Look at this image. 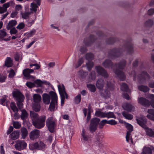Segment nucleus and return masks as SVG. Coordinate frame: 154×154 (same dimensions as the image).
Here are the masks:
<instances>
[{
  "label": "nucleus",
  "instance_id": "2eb2a0df",
  "mask_svg": "<svg viewBox=\"0 0 154 154\" xmlns=\"http://www.w3.org/2000/svg\"><path fill=\"white\" fill-rule=\"evenodd\" d=\"M29 135L30 139L34 140L39 137L40 131L38 130L34 129L30 133Z\"/></svg>",
  "mask_w": 154,
  "mask_h": 154
},
{
  "label": "nucleus",
  "instance_id": "a878e982",
  "mask_svg": "<svg viewBox=\"0 0 154 154\" xmlns=\"http://www.w3.org/2000/svg\"><path fill=\"white\" fill-rule=\"evenodd\" d=\"M17 24V21L15 20H12L9 21L6 26V28L8 30L13 28Z\"/></svg>",
  "mask_w": 154,
  "mask_h": 154
},
{
  "label": "nucleus",
  "instance_id": "7ed1b4c3",
  "mask_svg": "<svg viewBox=\"0 0 154 154\" xmlns=\"http://www.w3.org/2000/svg\"><path fill=\"white\" fill-rule=\"evenodd\" d=\"M146 98L150 99V101L145 98L140 97L138 98V103L146 107H149L150 105L154 108V94H149L146 97Z\"/></svg>",
  "mask_w": 154,
  "mask_h": 154
},
{
  "label": "nucleus",
  "instance_id": "bb28decb",
  "mask_svg": "<svg viewBox=\"0 0 154 154\" xmlns=\"http://www.w3.org/2000/svg\"><path fill=\"white\" fill-rule=\"evenodd\" d=\"M12 61L10 57H7L5 62V66L8 67H11L12 66Z\"/></svg>",
  "mask_w": 154,
  "mask_h": 154
},
{
  "label": "nucleus",
  "instance_id": "39448f33",
  "mask_svg": "<svg viewBox=\"0 0 154 154\" xmlns=\"http://www.w3.org/2000/svg\"><path fill=\"white\" fill-rule=\"evenodd\" d=\"M42 97L41 96L38 94H34L33 95V102L32 107L34 110L36 112L39 111L40 109V103Z\"/></svg>",
  "mask_w": 154,
  "mask_h": 154
},
{
  "label": "nucleus",
  "instance_id": "6e6552de",
  "mask_svg": "<svg viewBox=\"0 0 154 154\" xmlns=\"http://www.w3.org/2000/svg\"><path fill=\"white\" fill-rule=\"evenodd\" d=\"M45 119L46 116H41L37 119L33 120V125L36 128H41L45 125Z\"/></svg>",
  "mask_w": 154,
  "mask_h": 154
},
{
  "label": "nucleus",
  "instance_id": "f03ea898",
  "mask_svg": "<svg viewBox=\"0 0 154 154\" xmlns=\"http://www.w3.org/2000/svg\"><path fill=\"white\" fill-rule=\"evenodd\" d=\"M126 64V61L123 60L118 64L115 65V66L116 68V69L114 70L115 74L121 81L125 80V75L124 73L122 71L121 69H123L125 67Z\"/></svg>",
  "mask_w": 154,
  "mask_h": 154
},
{
  "label": "nucleus",
  "instance_id": "6ab92c4d",
  "mask_svg": "<svg viewBox=\"0 0 154 154\" xmlns=\"http://www.w3.org/2000/svg\"><path fill=\"white\" fill-rule=\"evenodd\" d=\"M122 107L124 109L128 112H131L133 111L135 109L133 106L130 103H128L123 104L122 105Z\"/></svg>",
  "mask_w": 154,
  "mask_h": 154
},
{
  "label": "nucleus",
  "instance_id": "1a4fd4ad",
  "mask_svg": "<svg viewBox=\"0 0 154 154\" xmlns=\"http://www.w3.org/2000/svg\"><path fill=\"white\" fill-rule=\"evenodd\" d=\"M100 121L99 119L96 117L91 119L89 126V131L93 133L96 130Z\"/></svg>",
  "mask_w": 154,
  "mask_h": 154
},
{
  "label": "nucleus",
  "instance_id": "72a5a7b5",
  "mask_svg": "<svg viewBox=\"0 0 154 154\" xmlns=\"http://www.w3.org/2000/svg\"><path fill=\"white\" fill-rule=\"evenodd\" d=\"M28 114L25 109L21 110V118L22 120H26L28 116Z\"/></svg>",
  "mask_w": 154,
  "mask_h": 154
},
{
  "label": "nucleus",
  "instance_id": "e2e57ef3",
  "mask_svg": "<svg viewBox=\"0 0 154 154\" xmlns=\"http://www.w3.org/2000/svg\"><path fill=\"white\" fill-rule=\"evenodd\" d=\"M23 8L22 6L20 5H16L15 7V11H17V12L18 11L21 10Z\"/></svg>",
  "mask_w": 154,
  "mask_h": 154
},
{
  "label": "nucleus",
  "instance_id": "ddd939ff",
  "mask_svg": "<svg viewBox=\"0 0 154 154\" xmlns=\"http://www.w3.org/2000/svg\"><path fill=\"white\" fill-rule=\"evenodd\" d=\"M96 69L97 72L99 75H101L104 78H107L108 77V74L106 71L101 66H97L96 67Z\"/></svg>",
  "mask_w": 154,
  "mask_h": 154
},
{
  "label": "nucleus",
  "instance_id": "2f4dec72",
  "mask_svg": "<svg viewBox=\"0 0 154 154\" xmlns=\"http://www.w3.org/2000/svg\"><path fill=\"white\" fill-rule=\"evenodd\" d=\"M95 37L93 35H90V36L88 42H86L85 40H84V42L86 45L87 46H89L90 44L91 43L94 42L95 41Z\"/></svg>",
  "mask_w": 154,
  "mask_h": 154
},
{
  "label": "nucleus",
  "instance_id": "79ce46f5",
  "mask_svg": "<svg viewBox=\"0 0 154 154\" xmlns=\"http://www.w3.org/2000/svg\"><path fill=\"white\" fill-rule=\"evenodd\" d=\"M106 117L107 118H116V116L115 115L113 112H106Z\"/></svg>",
  "mask_w": 154,
  "mask_h": 154
},
{
  "label": "nucleus",
  "instance_id": "a211bd4d",
  "mask_svg": "<svg viewBox=\"0 0 154 154\" xmlns=\"http://www.w3.org/2000/svg\"><path fill=\"white\" fill-rule=\"evenodd\" d=\"M34 72L33 69H26L23 70V73L24 76L27 79L33 78V76L30 75V74Z\"/></svg>",
  "mask_w": 154,
  "mask_h": 154
},
{
  "label": "nucleus",
  "instance_id": "9b49d317",
  "mask_svg": "<svg viewBox=\"0 0 154 154\" xmlns=\"http://www.w3.org/2000/svg\"><path fill=\"white\" fill-rule=\"evenodd\" d=\"M26 143L24 140H18L16 141L14 145L15 148L17 150L20 151L26 148Z\"/></svg>",
  "mask_w": 154,
  "mask_h": 154
},
{
  "label": "nucleus",
  "instance_id": "20e7f679",
  "mask_svg": "<svg viewBox=\"0 0 154 154\" xmlns=\"http://www.w3.org/2000/svg\"><path fill=\"white\" fill-rule=\"evenodd\" d=\"M51 96V101L49 108V110L51 111H54L55 108L57 109L58 107L57 96V94L53 91H51L49 93Z\"/></svg>",
  "mask_w": 154,
  "mask_h": 154
},
{
  "label": "nucleus",
  "instance_id": "f3484780",
  "mask_svg": "<svg viewBox=\"0 0 154 154\" xmlns=\"http://www.w3.org/2000/svg\"><path fill=\"white\" fill-rule=\"evenodd\" d=\"M14 4L13 1H10L9 2L4 4L3 7H0V14H2L7 11V8H8L11 5Z\"/></svg>",
  "mask_w": 154,
  "mask_h": 154
},
{
  "label": "nucleus",
  "instance_id": "cd10ccee",
  "mask_svg": "<svg viewBox=\"0 0 154 154\" xmlns=\"http://www.w3.org/2000/svg\"><path fill=\"white\" fill-rule=\"evenodd\" d=\"M102 65L105 68H112V64L111 61L109 60H106L102 64Z\"/></svg>",
  "mask_w": 154,
  "mask_h": 154
},
{
  "label": "nucleus",
  "instance_id": "f257e3e1",
  "mask_svg": "<svg viewBox=\"0 0 154 154\" xmlns=\"http://www.w3.org/2000/svg\"><path fill=\"white\" fill-rule=\"evenodd\" d=\"M137 123L143 128L145 129L147 135L150 137H154V129L149 128L146 124L147 122V119L144 117L138 118L136 119Z\"/></svg>",
  "mask_w": 154,
  "mask_h": 154
},
{
  "label": "nucleus",
  "instance_id": "a18cd8bd",
  "mask_svg": "<svg viewBox=\"0 0 154 154\" xmlns=\"http://www.w3.org/2000/svg\"><path fill=\"white\" fill-rule=\"evenodd\" d=\"M82 137L83 140L85 141H87L88 140V137L87 135H86L85 129L83 128L82 133Z\"/></svg>",
  "mask_w": 154,
  "mask_h": 154
},
{
  "label": "nucleus",
  "instance_id": "8fccbe9b",
  "mask_svg": "<svg viewBox=\"0 0 154 154\" xmlns=\"http://www.w3.org/2000/svg\"><path fill=\"white\" fill-rule=\"evenodd\" d=\"M94 63L91 61H89L87 63H86V65L87 67V68L89 71L91 70V68L93 66Z\"/></svg>",
  "mask_w": 154,
  "mask_h": 154
},
{
  "label": "nucleus",
  "instance_id": "dca6fc26",
  "mask_svg": "<svg viewBox=\"0 0 154 154\" xmlns=\"http://www.w3.org/2000/svg\"><path fill=\"white\" fill-rule=\"evenodd\" d=\"M13 96L15 97L17 102H22L24 98V96L20 92L15 91L13 93Z\"/></svg>",
  "mask_w": 154,
  "mask_h": 154
},
{
  "label": "nucleus",
  "instance_id": "4468645a",
  "mask_svg": "<svg viewBox=\"0 0 154 154\" xmlns=\"http://www.w3.org/2000/svg\"><path fill=\"white\" fill-rule=\"evenodd\" d=\"M122 51L121 50L113 49L109 53V57H111L113 59L120 55Z\"/></svg>",
  "mask_w": 154,
  "mask_h": 154
},
{
  "label": "nucleus",
  "instance_id": "69168bd1",
  "mask_svg": "<svg viewBox=\"0 0 154 154\" xmlns=\"http://www.w3.org/2000/svg\"><path fill=\"white\" fill-rule=\"evenodd\" d=\"M10 32L11 34H16L17 32V30L15 27L11 29Z\"/></svg>",
  "mask_w": 154,
  "mask_h": 154
},
{
  "label": "nucleus",
  "instance_id": "0e129e2a",
  "mask_svg": "<svg viewBox=\"0 0 154 154\" xmlns=\"http://www.w3.org/2000/svg\"><path fill=\"white\" fill-rule=\"evenodd\" d=\"M148 14L149 15H152L154 14V8H151L148 10Z\"/></svg>",
  "mask_w": 154,
  "mask_h": 154
},
{
  "label": "nucleus",
  "instance_id": "c9c22d12",
  "mask_svg": "<svg viewBox=\"0 0 154 154\" xmlns=\"http://www.w3.org/2000/svg\"><path fill=\"white\" fill-rule=\"evenodd\" d=\"M84 60L83 57H81L79 58L78 60L77 64L74 66L75 68H77L80 66L83 63Z\"/></svg>",
  "mask_w": 154,
  "mask_h": 154
},
{
  "label": "nucleus",
  "instance_id": "a19ab883",
  "mask_svg": "<svg viewBox=\"0 0 154 154\" xmlns=\"http://www.w3.org/2000/svg\"><path fill=\"white\" fill-rule=\"evenodd\" d=\"M10 107L13 110L14 112H18V110L17 107L15 104L14 102H12L11 103L10 105Z\"/></svg>",
  "mask_w": 154,
  "mask_h": 154
},
{
  "label": "nucleus",
  "instance_id": "ea45409f",
  "mask_svg": "<svg viewBox=\"0 0 154 154\" xmlns=\"http://www.w3.org/2000/svg\"><path fill=\"white\" fill-rule=\"evenodd\" d=\"M30 6V10L31 11H33L35 12L37 11V8L38 7V6L36 4L33 2L31 4Z\"/></svg>",
  "mask_w": 154,
  "mask_h": 154
},
{
  "label": "nucleus",
  "instance_id": "0eeeda50",
  "mask_svg": "<svg viewBox=\"0 0 154 154\" xmlns=\"http://www.w3.org/2000/svg\"><path fill=\"white\" fill-rule=\"evenodd\" d=\"M46 147L45 144L41 141L33 143L29 145V149L31 150L37 149L43 151L45 149Z\"/></svg>",
  "mask_w": 154,
  "mask_h": 154
},
{
  "label": "nucleus",
  "instance_id": "7c9ffc66",
  "mask_svg": "<svg viewBox=\"0 0 154 154\" xmlns=\"http://www.w3.org/2000/svg\"><path fill=\"white\" fill-rule=\"evenodd\" d=\"M138 88L140 91L144 92H148L149 90V88L148 87L143 85L138 86Z\"/></svg>",
  "mask_w": 154,
  "mask_h": 154
},
{
  "label": "nucleus",
  "instance_id": "473e14b6",
  "mask_svg": "<svg viewBox=\"0 0 154 154\" xmlns=\"http://www.w3.org/2000/svg\"><path fill=\"white\" fill-rule=\"evenodd\" d=\"M123 116L126 119L128 120H131L133 118L132 115L129 114L126 111H124L122 112Z\"/></svg>",
  "mask_w": 154,
  "mask_h": 154
},
{
  "label": "nucleus",
  "instance_id": "c85d7f7f",
  "mask_svg": "<svg viewBox=\"0 0 154 154\" xmlns=\"http://www.w3.org/2000/svg\"><path fill=\"white\" fill-rule=\"evenodd\" d=\"M21 132L22 137L23 139H24L26 137L28 134L26 129L24 127H22L21 129Z\"/></svg>",
  "mask_w": 154,
  "mask_h": 154
},
{
  "label": "nucleus",
  "instance_id": "5fc2aeb1",
  "mask_svg": "<svg viewBox=\"0 0 154 154\" xmlns=\"http://www.w3.org/2000/svg\"><path fill=\"white\" fill-rule=\"evenodd\" d=\"M25 24L23 22H21L18 24V25L17 26L16 28L17 29L21 30L23 29L25 27Z\"/></svg>",
  "mask_w": 154,
  "mask_h": 154
},
{
  "label": "nucleus",
  "instance_id": "864d4df0",
  "mask_svg": "<svg viewBox=\"0 0 154 154\" xmlns=\"http://www.w3.org/2000/svg\"><path fill=\"white\" fill-rule=\"evenodd\" d=\"M13 125L14 128L16 129H19L21 126V124L19 122H13Z\"/></svg>",
  "mask_w": 154,
  "mask_h": 154
},
{
  "label": "nucleus",
  "instance_id": "4d7b16f0",
  "mask_svg": "<svg viewBox=\"0 0 154 154\" xmlns=\"http://www.w3.org/2000/svg\"><path fill=\"white\" fill-rule=\"evenodd\" d=\"M6 99L7 96H4L2 98L0 99V103L3 105H5Z\"/></svg>",
  "mask_w": 154,
  "mask_h": 154
},
{
  "label": "nucleus",
  "instance_id": "774afa93",
  "mask_svg": "<svg viewBox=\"0 0 154 154\" xmlns=\"http://www.w3.org/2000/svg\"><path fill=\"white\" fill-rule=\"evenodd\" d=\"M18 13V12H17V11H14L12 12L11 13V14L10 17L11 18H14L17 16Z\"/></svg>",
  "mask_w": 154,
  "mask_h": 154
},
{
  "label": "nucleus",
  "instance_id": "09e8293b",
  "mask_svg": "<svg viewBox=\"0 0 154 154\" xmlns=\"http://www.w3.org/2000/svg\"><path fill=\"white\" fill-rule=\"evenodd\" d=\"M7 35V33L6 32V30L5 29H3L0 30V38H2L6 36Z\"/></svg>",
  "mask_w": 154,
  "mask_h": 154
},
{
  "label": "nucleus",
  "instance_id": "13d9d810",
  "mask_svg": "<svg viewBox=\"0 0 154 154\" xmlns=\"http://www.w3.org/2000/svg\"><path fill=\"white\" fill-rule=\"evenodd\" d=\"M15 75V73L14 70L13 69H11L10 71L8 76L10 78H13Z\"/></svg>",
  "mask_w": 154,
  "mask_h": 154
},
{
  "label": "nucleus",
  "instance_id": "c756f323",
  "mask_svg": "<svg viewBox=\"0 0 154 154\" xmlns=\"http://www.w3.org/2000/svg\"><path fill=\"white\" fill-rule=\"evenodd\" d=\"M95 116L101 118H106V112H101L100 111H96L95 113Z\"/></svg>",
  "mask_w": 154,
  "mask_h": 154
},
{
  "label": "nucleus",
  "instance_id": "412c9836",
  "mask_svg": "<svg viewBox=\"0 0 154 154\" xmlns=\"http://www.w3.org/2000/svg\"><path fill=\"white\" fill-rule=\"evenodd\" d=\"M51 96L48 94L45 93L42 95L43 101L44 103L46 104H48L50 103Z\"/></svg>",
  "mask_w": 154,
  "mask_h": 154
},
{
  "label": "nucleus",
  "instance_id": "603ef678",
  "mask_svg": "<svg viewBox=\"0 0 154 154\" xmlns=\"http://www.w3.org/2000/svg\"><path fill=\"white\" fill-rule=\"evenodd\" d=\"M81 96L80 94H78L75 98V102L76 104L79 103L81 101Z\"/></svg>",
  "mask_w": 154,
  "mask_h": 154
},
{
  "label": "nucleus",
  "instance_id": "4c0bfd02",
  "mask_svg": "<svg viewBox=\"0 0 154 154\" xmlns=\"http://www.w3.org/2000/svg\"><path fill=\"white\" fill-rule=\"evenodd\" d=\"M31 13V12H25L22 13V17L23 19H27L29 18V16Z\"/></svg>",
  "mask_w": 154,
  "mask_h": 154
},
{
  "label": "nucleus",
  "instance_id": "393cba45",
  "mask_svg": "<svg viewBox=\"0 0 154 154\" xmlns=\"http://www.w3.org/2000/svg\"><path fill=\"white\" fill-rule=\"evenodd\" d=\"M147 112L149 114L147 116V117L149 119L154 121V109H148Z\"/></svg>",
  "mask_w": 154,
  "mask_h": 154
},
{
  "label": "nucleus",
  "instance_id": "58836bf2",
  "mask_svg": "<svg viewBox=\"0 0 154 154\" xmlns=\"http://www.w3.org/2000/svg\"><path fill=\"white\" fill-rule=\"evenodd\" d=\"M126 140L127 142L130 141L131 143L132 142V139L131 137V132H127L126 136Z\"/></svg>",
  "mask_w": 154,
  "mask_h": 154
},
{
  "label": "nucleus",
  "instance_id": "b1692460",
  "mask_svg": "<svg viewBox=\"0 0 154 154\" xmlns=\"http://www.w3.org/2000/svg\"><path fill=\"white\" fill-rule=\"evenodd\" d=\"M19 135V132L18 131H15L13 132L10 135V137L12 139L15 140L18 138Z\"/></svg>",
  "mask_w": 154,
  "mask_h": 154
},
{
  "label": "nucleus",
  "instance_id": "37998d69",
  "mask_svg": "<svg viewBox=\"0 0 154 154\" xmlns=\"http://www.w3.org/2000/svg\"><path fill=\"white\" fill-rule=\"evenodd\" d=\"M86 59L88 60H91L94 59V56L92 53H87L85 55Z\"/></svg>",
  "mask_w": 154,
  "mask_h": 154
},
{
  "label": "nucleus",
  "instance_id": "052dcab7",
  "mask_svg": "<svg viewBox=\"0 0 154 154\" xmlns=\"http://www.w3.org/2000/svg\"><path fill=\"white\" fill-rule=\"evenodd\" d=\"M4 144H2L0 146V154H5V151L4 149Z\"/></svg>",
  "mask_w": 154,
  "mask_h": 154
},
{
  "label": "nucleus",
  "instance_id": "f704fd0d",
  "mask_svg": "<svg viewBox=\"0 0 154 154\" xmlns=\"http://www.w3.org/2000/svg\"><path fill=\"white\" fill-rule=\"evenodd\" d=\"M121 90L122 91H128V87L127 85L125 83H122L121 86Z\"/></svg>",
  "mask_w": 154,
  "mask_h": 154
},
{
  "label": "nucleus",
  "instance_id": "3c124183",
  "mask_svg": "<svg viewBox=\"0 0 154 154\" xmlns=\"http://www.w3.org/2000/svg\"><path fill=\"white\" fill-rule=\"evenodd\" d=\"M96 77V74L95 71H92L89 74V78L92 80H94Z\"/></svg>",
  "mask_w": 154,
  "mask_h": 154
},
{
  "label": "nucleus",
  "instance_id": "680f3d73",
  "mask_svg": "<svg viewBox=\"0 0 154 154\" xmlns=\"http://www.w3.org/2000/svg\"><path fill=\"white\" fill-rule=\"evenodd\" d=\"M115 41V38H110L108 39V41H107L106 42L108 44H111L114 43Z\"/></svg>",
  "mask_w": 154,
  "mask_h": 154
},
{
  "label": "nucleus",
  "instance_id": "5701e85b",
  "mask_svg": "<svg viewBox=\"0 0 154 154\" xmlns=\"http://www.w3.org/2000/svg\"><path fill=\"white\" fill-rule=\"evenodd\" d=\"M153 149V147L151 148L148 147L144 146L141 154H152V150Z\"/></svg>",
  "mask_w": 154,
  "mask_h": 154
},
{
  "label": "nucleus",
  "instance_id": "9d476101",
  "mask_svg": "<svg viewBox=\"0 0 154 154\" xmlns=\"http://www.w3.org/2000/svg\"><path fill=\"white\" fill-rule=\"evenodd\" d=\"M56 122V120L53 117H49L47 119L46 121V125L50 132H53Z\"/></svg>",
  "mask_w": 154,
  "mask_h": 154
},
{
  "label": "nucleus",
  "instance_id": "c03bdc74",
  "mask_svg": "<svg viewBox=\"0 0 154 154\" xmlns=\"http://www.w3.org/2000/svg\"><path fill=\"white\" fill-rule=\"evenodd\" d=\"M87 86L91 92H94L95 91L96 88L94 85L89 84L87 85Z\"/></svg>",
  "mask_w": 154,
  "mask_h": 154
},
{
  "label": "nucleus",
  "instance_id": "e433bc0d",
  "mask_svg": "<svg viewBox=\"0 0 154 154\" xmlns=\"http://www.w3.org/2000/svg\"><path fill=\"white\" fill-rule=\"evenodd\" d=\"M153 20L150 19L145 22L144 25L146 26L151 27L153 25Z\"/></svg>",
  "mask_w": 154,
  "mask_h": 154
},
{
  "label": "nucleus",
  "instance_id": "4be33fe9",
  "mask_svg": "<svg viewBox=\"0 0 154 154\" xmlns=\"http://www.w3.org/2000/svg\"><path fill=\"white\" fill-rule=\"evenodd\" d=\"M104 82L103 79H98L97 82L96 86L98 89H102L103 88Z\"/></svg>",
  "mask_w": 154,
  "mask_h": 154
},
{
  "label": "nucleus",
  "instance_id": "de8ad7c7",
  "mask_svg": "<svg viewBox=\"0 0 154 154\" xmlns=\"http://www.w3.org/2000/svg\"><path fill=\"white\" fill-rule=\"evenodd\" d=\"M30 115L33 118V120H36L39 118L38 114L34 112H30Z\"/></svg>",
  "mask_w": 154,
  "mask_h": 154
},
{
  "label": "nucleus",
  "instance_id": "f8f14e48",
  "mask_svg": "<svg viewBox=\"0 0 154 154\" xmlns=\"http://www.w3.org/2000/svg\"><path fill=\"white\" fill-rule=\"evenodd\" d=\"M137 79L140 84L143 83L146 80L149 79V75L146 72L143 71L141 74L137 76Z\"/></svg>",
  "mask_w": 154,
  "mask_h": 154
},
{
  "label": "nucleus",
  "instance_id": "bf43d9fd",
  "mask_svg": "<svg viewBox=\"0 0 154 154\" xmlns=\"http://www.w3.org/2000/svg\"><path fill=\"white\" fill-rule=\"evenodd\" d=\"M36 32V30L34 29H32L29 32L27 35L28 36L31 37L34 35Z\"/></svg>",
  "mask_w": 154,
  "mask_h": 154
},
{
  "label": "nucleus",
  "instance_id": "49530a36",
  "mask_svg": "<svg viewBox=\"0 0 154 154\" xmlns=\"http://www.w3.org/2000/svg\"><path fill=\"white\" fill-rule=\"evenodd\" d=\"M128 131L127 132H131L133 130V127L130 124L127 123L125 125Z\"/></svg>",
  "mask_w": 154,
  "mask_h": 154
},
{
  "label": "nucleus",
  "instance_id": "6e6d98bb",
  "mask_svg": "<svg viewBox=\"0 0 154 154\" xmlns=\"http://www.w3.org/2000/svg\"><path fill=\"white\" fill-rule=\"evenodd\" d=\"M107 124L111 125H114L116 124L117 123V122L115 120L111 119L110 120H107Z\"/></svg>",
  "mask_w": 154,
  "mask_h": 154
},
{
  "label": "nucleus",
  "instance_id": "338daca9",
  "mask_svg": "<svg viewBox=\"0 0 154 154\" xmlns=\"http://www.w3.org/2000/svg\"><path fill=\"white\" fill-rule=\"evenodd\" d=\"M102 143L101 140H97L95 141L94 144L100 147L102 145L101 143Z\"/></svg>",
  "mask_w": 154,
  "mask_h": 154
},
{
  "label": "nucleus",
  "instance_id": "423d86ee",
  "mask_svg": "<svg viewBox=\"0 0 154 154\" xmlns=\"http://www.w3.org/2000/svg\"><path fill=\"white\" fill-rule=\"evenodd\" d=\"M58 88L61 98V105L63 106L65 98L68 99V96L66 91L65 87L63 84L58 85Z\"/></svg>",
  "mask_w": 154,
  "mask_h": 154
},
{
  "label": "nucleus",
  "instance_id": "aec40b11",
  "mask_svg": "<svg viewBox=\"0 0 154 154\" xmlns=\"http://www.w3.org/2000/svg\"><path fill=\"white\" fill-rule=\"evenodd\" d=\"M125 51H127L129 54L133 52V45L131 41L127 43Z\"/></svg>",
  "mask_w": 154,
  "mask_h": 154
}]
</instances>
